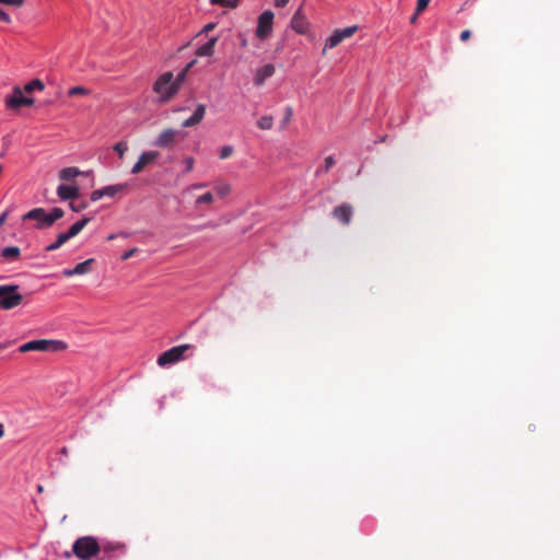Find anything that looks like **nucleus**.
<instances>
[{
    "mask_svg": "<svg viewBox=\"0 0 560 560\" xmlns=\"http://www.w3.org/2000/svg\"><path fill=\"white\" fill-rule=\"evenodd\" d=\"M153 91L159 95V102L165 103L172 100L176 94V85L173 82L171 71L161 74L153 84Z\"/></svg>",
    "mask_w": 560,
    "mask_h": 560,
    "instance_id": "1",
    "label": "nucleus"
},
{
    "mask_svg": "<svg viewBox=\"0 0 560 560\" xmlns=\"http://www.w3.org/2000/svg\"><path fill=\"white\" fill-rule=\"evenodd\" d=\"M101 550L102 548L96 539L91 536L78 538L72 546L73 553L82 560L96 556Z\"/></svg>",
    "mask_w": 560,
    "mask_h": 560,
    "instance_id": "2",
    "label": "nucleus"
},
{
    "mask_svg": "<svg viewBox=\"0 0 560 560\" xmlns=\"http://www.w3.org/2000/svg\"><path fill=\"white\" fill-rule=\"evenodd\" d=\"M23 302V295L19 292L18 284L0 285V308L10 311Z\"/></svg>",
    "mask_w": 560,
    "mask_h": 560,
    "instance_id": "3",
    "label": "nucleus"
},
{
    "mask_svg": "<svg viewBox=\"0 0 560 560\" xmlns=\"http://www.w3.org/2000/svg\"><path fill=\"white\" fill-rule=\"evenodd\" d=\"M194 348L195 347L189 343L173 347L159 355L158 364L162 368H165L167 365H171V364L177 363L182 360H185L186 358H188L192 354V353L187 354V352L192 351Z\"/></svg>",
    "mask_w": 560,
    "mask_h": 560,
    "instance_id": "4",
    "label": "nucleus"
},
{
    "mask_svg": "<svg viewBox=\"0 0 560 560\" xmlns=\"http://www.w3.org/2000/svg\"><path fill=\"white\" fill-rule=\"evenodd\" d=\"M67 348V345L60 340L37 339L28 341L19 348L24 353L28 351L58 352Z\"/></svg>",
    "mask_w": 560,
    "mask_h": 560,
    "instance_id": "5",
    "label": "nucleus"
},
{
    "mask_svg": "<svg viewBox=\"0 0 560 560\" xmlns=\"http://www.w3.org/2000/svg\"><path fill=\"white\" fill-rule=\"evenodd\" d=\"M273 16L275 15L272 11L270 10H267L259 15L256 28V36L259 39L265 40L271 35L273 26Z\"/></svg>",
    "mask_w": 560,
    "mask_h": 560,
    "instance_id": "6",
    "label": "nucleus"
},
{
    "mask_svg": "<svg viewBox=\"0 0 560 560\" xmlns=\"http://www.w3.org/2000/svg\"><path fill=\"white\" fill-rule=\"evenodd\" d=\"M23 92V89L14 86L12 95L5 98L7 107L11 109H19L22 106H32L34 104V98L24 96Z\"/></svg>",
    "mask_w": 560,
    "mask_h": 560,
    "instance_id": "7",
    "label": "nucleus"
},
{
    "mask_svg": "<svg viewBox=\"0 0 560 560\" xmlns=\"http://www.w3.org/2000/svg\"><path fill=\"white\" fill-rule=\"evenodd\" d=\"M23 220L36 221L37 229H48L52 225V222L48 215V212L44 208H34L23 215Z\"/></svg>",
    "mask_w": 560,
    "mask_h": 560,
    "instance_id": "8",
    "label": "nucleus"
},
{
    "mask_svg": "<svg viewBox=\"0 0 560 560\" xmlns=\"http://www.w3.org/2000/svg\"><path fill=\"white\" fill-rule=\"evenodd\" d=\"M291 27L301 35L307 34L310 30V23L306 16L303 13L302 8H300L293 15L291 20Z\"/></svg>",
    "mask_w": 560,
    "mask_h": 560,
    "instance_id": "9",
    "label": "nucleus"
},
{
    "mask_svg": "<svg viewBox=\"0 0 560 560\" xmlns=\"http://www.w3.org/2000/svg\"><path fill=\"white\" fill-rule=\"evenodd\" d=\"M353 208L349 203H342L332 210V217L343 225H348L351 222Z\"/></svg>",
    "mask_w": 560,
    "mask_h": 560,
    "instance_id": "10",
    "label": "nucleus"
},
{
    "mask_svg": "<svg viewBox=\"0 0 560 560\" xmlns=\"http://www.w3.org/2000/svg\"><path fill=\"white\" fill-rule=\"evenodd\" d=\"M160 153L156 151H148L143 152L136 164L132 166L131 173L139 174L143 171V168L154 162L159 158Z\"/></svg>",
    "mask_w": 560,
    "mask_h": 560,
    "instance_id": "11",
    "label": "nucleus"
},
{
    "mask_svg": "<svg viewBox=\"0 0 560 560\" xmlns=\"http://www.w3.org/2000/svg\"><path fill=\"white\" fill-rule=\"evenodd\" d=\"M178 131L175 129L163 130L155 140V145L160 148H167L175 142Z\"/></svg>",
    "mask_w": 560,
    "mask_h": 560,
    "instance_id": "12",
    "label": "nucleus"
},
{
    "mask_svg": "<svg viewBox=\"0 0 560 560\" xmlns=\"http://www.w3.org/2000/svg\"><path fill=\"white\" fill-rule=\"evenodd\" d=\"M93 262H94L93 258L86 259L82 262H79L73 269H65L62 273L67 278L77 276V275L89 273L92 269Z\"/></svg>",
    "mask_w": 560,
    "mask_h": 560,
    "instance_id": "13",
    "label": "nucleus"
},
{
    "mask_svg": "<svg viewBox=\"0 0 560 560\" xmlns=\"http://www.w3.org/2000/svg\"><path fill=\"white\" fill-rule=\"evenodd\" d=\"M206 106L203 104H199L195 109L194 114L183 121L182 126L185 128L194 127L198 125L205 117Z\"/></svg>",
    "mask_w": 560,
    "mask_h": 560,
    "instance_id": "14",
    "label": "nucleus"
},
{
    "mask_svg": "<svg viewBox=\"0 0 560 560\" xmlns=\"http://www.w3.org/2000/svg\"><path fill=\"white\" fill-rule=\"evenodd\" d=\"M57 195L61 200H73L79 196V187L69 185H59Z\"/></svg>",
    "mask_w": 560,
    "mask_h": 560,
    "instance_id": "15",
    "label": "nucleus"
},
{
    "mask_svg": "<svg viewBox=\"0 0 560 560\" xmlns=\"http://www.w3.org/2000/svg\"><path fill=\"white\" fill-rule=\"evenodd\" d=\"M275 73V67L271 63L265 65L260 69L257 70L256 75L254 78V83L256 85H262L265 81L272 77Z\"/></svg>",
    "mask_w": 560,
    "mask_h": 560,
    "instance_id": "16",
    "label": "nucleus"
},
{
    "mask_svg": "<svg viewBox=\"0 0 560 560\" xmlns=\"http://www.w3.org/2000/svg\"><path fill=\"white\" fill-rule=\"evenodd\" d=\"M218 42V37H211L205 45L200 46L196 50V55L199 57H210L214 52V46Z\"/></svg>",
    "mask_w": 560,
    "mask_h": 560,
    "instance_id": "17",
    "label": "nucleus"
},
{
    "mask_svg": "<svg viewBox=\"0 0 560 560\" xmlns=\"http://www.w3.org/2000/svg\"><path fill=\"white\" fill-rule=\"evenodd\" d=\"M90 222V218L84 217L74 224H72L67 232V236L71 240L72 237L77 236Z\"/></svg>",
    "mask_w": 560,
    "mask_h": 560,
    "instance_id": "18",
    "label": "nucleus"
},
{
    "mask_svg": "<svg viewBox=\"0 0 560 560\" xmlns=\"http://www.w3.org/2000/svg\"><path fill=\"white\" fill-rule=\"evenodd\" d=\"M81 174L78 167H66L59 172V178L61 180H71Z\"/></svg>",
    "mask_w": 560,
    "mask_h": 560,
    "instance_id": "19",
    "label": "nucleus"
},
{
    "mask_svg": "<svg viewBox=\"0 0 560 560\" xmlns=\"http://www.w3.org/2000/svg\"><path fill=\"white\" fill-rule=\"evenodd\" d=\"M127 188V184H116L103 188L104 197H114Z\"/></svg>",
    "mask_w": 560,
    "mask_h": 560,
    "instance_id": "20",
    "label": "nucleus"
},
{
    "mask_svg": "<svg viewBox=\"0 0 560 560\" xmlns=\"http://www.w3.org/2000/svg\"><path fill=\"white\" fill-rule=\"evenodd\" d=\"M20 256V248L18 246L4 247L1 252V257L8 260H15Z\"/></svg>",
    "mask_w": 560,
    "mask_h": 560,
    "instance_id": "21",
    "label": "nucleus"
},
{
    "mask_svg": "<svg viewBox=\"0 0 560 560\" xmlns=\"http://www.w3.org/2000/svg\"><path fill=\"white\" fill-rule=\"evenodd\" d=\"M341 43V39L339 37V34L337 30L326 39L325 46L323 49V54L326 52L327 49H332L337 47Z\"/></svg>",
    "mask_w": 560,
    "mask_h": 560,
    "instance_id": "22",
    "label": "nucleus"
},
{
    "mask_svg": "<svg viewBox=\"0 0 560 560\" xmlns=\"http://www.w3.org/2000/svg\"><path fill=\"white\" fill-rule=\"evenodd\" d=\"M45 89L44 83L39 79H34L26 83L23 88L24 92L32 93L34 91H43Z\"/></svg>",
    "mask_w": 560,
    "mask_h": 560,
    "instance_id": "23",
    "label": "nucleus"
},
{
    "mask_svg": "<svg viewBox=\"0 0 560 560\" xmlns=\"http://www.w3.org/2000/svg\"><path fill=\"white\" fill-rule=\"evenodd\" d=\"M70 238L67 236V234L63 232V233H60L58 236H57V240L51 243L50 245H48L46 247V250L47 252H52V250H56L58 248H60L66 242H68Z\"/></svg>",
    "mask_w": 560,
    "mask_h": 560,
    "instance_id": "24",
    "label": "nucleus"
},
{
    "mask_svg": "<svg viewBox=\"0 0 560 560\" xmlns=\"http://www.w3.org/2000/svg\"><path fill=\"white\" fill-rule=\"evenodd\" d=\"M357 31H358V26L357 25L348 26V27H345L342 30H337L341 42L343 39L352 37L357 33Z\"/></svg>",
    "mask_w": 560,
    "mask_h": 560,
    "instance_id": "25",
    "label": "nucleus"
},
{
    "mask_svg": "<svg viewBox=\"0 0 560 560\" xmlns=\"http://www.w3.org/2000/svg\"><path fill=\"white\" fill-rule=\"evenodd\" d=\"M257 126L259 129L261 130H269L272 128L273 126V117L272 116H269V115H266V116H262L258 121H257Z\"/></svg>",
    "mask_w": 560,
    "mask_h": 560,
    "instance_id": "26",
    "label": "nucleus"
},
{
    "mask_svg": "<svg viewBox=\"0 0 560 560\" xmlns=\"http://www.w3.org/2000/svg\"><path fill=\"white\" fill-rule=\"evenodd\" d=\"M214 190L220 197H225L231 192V186L226 183H218L214 186Z\"/></svg>",
    "mask_w": 560,
    "mask_h": 560,
    "instance_id": "27",
    "label": "nucleus"
},
{
    "mask_svg": "<svg viewBox=\"0 0 560 560\" xmlns=\"http://www.w3.org/2000/svg\"><path fill=\"white\" fill-rule=\"evenodd\" d=\"M90 94V90L84 86H73L68 90L69 96H86Z\"/></svg>",
    "mask_w": 560,
    "mask_h": 560,
    "instance_id": "28",
    "label": "nucleus"
},
{
    "mask_svg": "<svg viewBox=\"0 0 560 560\" xmlns=\"http://www.w3.org/2000/svg\"><path fill=\"white\" fill-rule=\"evenodd\" d=\"M211 4L221 5L224 8H236L240 0H210Z\"/></svg>",
    "mask_w": 560,
    "mask_h": 560,
    "instance_id": "29",
    "label": "nucleus"
},
{
    "mask_svg": "<svg viewBox=\"0 0 560 560\" xmlns=\"http://www.w3.org/2000/svg\"><path fill=\"white\" fill-rule=\"evenodd\" d=\"M188 71L187 69H183L176 78L173 77V82L176 85V91L178 92L182 83L185 81V78L187 75Z\"/></svg>",
    "mask_w": 560,
    "mask_h": 560,
    "instance_id": "30",
    "label": "nucleus"
},
{
    "mask_svg": "<svg viewBox=\"0 0 560 560\" xmlns=\"http://www.w3.org/2000/svg\"><path fill=\"white\" fill-rule=\"evenodd\" d=\"M114 150L115 152L118 154V156L120 159L124 158L126 151L128 150V145L126 142L124 141H120V142H117L115 145H114Z\"/></svg>",
    "mask_w": 560,
    "mask_h": 560,
    "instance_id": "31",
    "label": "nucleus"
},
{
    "mask_svg": "<svg viewBox=\"0 0 560 560\" xmlns=\"http://www.w3.org/2000/svg\"><path fill=\"white\" fill-rule=\"evenodd\" d=\"M63 214H65V212H63V210H62L61 208H54V209L48 213V215H49V218H50V220H51L52 224H54L57 220L61 219V218L63 217Z\"/></svg>",
    "mask_w": 560,
    "mask_h": 560,
    "instance_id": "32",
    "label": "nucleus"
},
{
    "mask_svg": "<svg viewBox=\"0 0 560 560\" xmlns=\"http://www.w3.org/2000/svg\"><path fill=\"white\" fill-rule=\"evenodd\" d=\"M212 201H213V196L211 192L208 191L197 198L196 205L197 206L201 205V203L210 205V203H212Z\"/></svg>",
    "mask_w": 560,
    "mask_h": 560,
    "instance_id": "33",
    "label": "nucleus"
},
{
    "mask_svg": "<svg viewBox=\"0 0 560 560\" xmlns=\"http://www.w3.org/2000/svg\"><path fill=\"white\" fill-rule=\"evenodd\" d=\"M335 165V159L330 155L325 159V164L323 168L317 170L316 174L320 172H328Z\"/></svg>",
    "mask_w": 560,
    "mask_h": 560,
    "instance_id": "34",
    "label": "nucleus"
},
{
    "mask_svg": "<svg viewBox=\"0 0 560 560\" xmlns=\"http://www.w3.org/2000/svg\"><path fill=\"white\" fill-rule=\"evenodd\" d=\"M293 116V109L291 106H287L284 109V115L282 119V127L284 128L290 121Z\"/></svg>",
    "mask_w": 560,
    "mask_h": 560,
    "instance_id": "35",
    "label": "nucleus"
},
{
    "mask_svg": "<svg viewBox=\"0 0 560 560\" xmlns=\"http://www.w3.org/2000/svg\"><path fill=\"white\" fill-rule=\"evenodd\" d=\"M69 206H70V209L72 211L80 212V211H82V210L88 208V202H85V201H81V202L71 201Z\"/></svg>",
    "mask_w": 560,
    "mask_h": 560,
    "instance_id": "36",
    "label": "nucleus"
},
{
    "mask_svg": "<svg viewBox=\"0 0 560 560\" xmlns=\"http://www.w3.org/2000/svg\"><path fill=\"white\" fill-rule=\"evenodd\" d=\"M233 151H234L233 147H231V145H224V147H222V148L220 149V154H219V156H220V159H222V160L228 159V158H230V156L232 155Z\"/></svg>",
    "mask_w": 560,
    "mask_h": 560,
    "instance_id": "37",
    "label": "nucleus"
},
{
    "mask_svg": "<svg viewBox=\"0 0 560 560\" xmlns=\"http://www.w3.org/2000/svg\"><path fill=\"white\" fill-rule=\"evenodd\" d=\"M429 2L430 0H417V14H421L428 8Z\"/></svg>",
    "mask_w": 560,
    "mask_h": 560,
    "instance_id": "38",
    "label": "nucleus"
},
{
    "mask_svg": "<svg viewBox=\"0 0 560 560\" xmlns=\"http://www.w3.org/2000/svg\"><path fill=\"white\" fill-rule=\"evenodd\" d=\"M103 197H104L103 188L102 189H96V190L92 191L91 196H90L91 201H93V202L98 201Z\"/></svg>",
    "mask_w": 560,
    "mask_h": 560,
    "instance_id": "39",
    "label": "nucleus"
},
{
    "mask_svg": "<svg viewBox=\"0 0 560 560\" xmlns=\"http://www.w3.org/2000/svg\"><path fill=\"white\" fill-rule=\"evenodd\" d=\"M0 2L12 7H21L24 0H0Z\"/></svg>",
    "mask_w": 560,
    "mask_h": 560,
    "instance_id": "40",
    "label": "nucleus"
},
{
    "mask_svg": "<svg viewBox=\"0 0 560 560\" xmlns=\"http://www.w3.org/2000/svg\"><path fill=\"white\" fill-rule=\"evenodd\" d=\"M184 163L186 166V172H191L195 163L194 159L191 156H188L184 160Z\"/></svg>",
    "mask_w": 560,
    "mask_h": 560,
    "instance_id": "41",
    "label": "nucleus"
},
{
    "mask_svg": "<svg viewBox=\"0 0 560 560\" xmlns=\"http://www.w3.org/2000/svg\"><path fill=\"white\" fill-rule=\"evenodd\" d=\"M0 22H3V23L11 22L10 15L7 12H4L2 9H0Z\"/></svg>",
    "mask_w": 560,
    "mask_h": 560,
    "instance_id": "42",
    "label": "nucleus"
},
{
    "mask_svg": "<svg viewBox=\"0 0 560 560\" xmlns=\"http://www.w3.org/2000/svg\"><path fill=\"white\" fill-rule=\"evenodd\" d=\"M137 248H131L130 250H127L126 253H124V255L121 256V259L122 260H127L129 258H131L136 253H137Z\"/></svg>",
    "mask_w": 560,
    "mask_h": 560,
    "instance_id": "43",
    "label": "nucleus"
},
{
    "mask_svg": "<svg viewBox=\"0 0 560 560\" xmlns=\"http://www.w3.org/2000/svg\"><path fill=\"white\" fill-rule=\"evenodd\" d=\"M471 36V32L469 30H464L460 35H459V38L462 42H466L470 38Z\"/></svg>",
    "mask_w": 560,
    "mask_h": 560,
    "instance_id": "44",
    "label": "nucleus"
},
{
    "mask_svg": "<svg viewBox=\"0 0 560 560\" xmlns=\"http://www.w3.org/2000/svg\"><path fill=\"white\" fill-rule=\"evenodd\" d=\"M215 27V24L214 23H208L203 26L201 33H209L211 32L212 30H214Z\"/></svg>",
    "mask_w": 560,
    "mask_h": 560,
    "instance_id": "45",
    "label": "nucleus"
},
{
    "mask_svg": "<svg viewBox=\"0 0 560 560\" xmlns=\"http://www.w3.org/2000/svg\"><path fill=\"white\" fill-rule=\"evenodd\" d=\"M117 548H119V546L108 545V546L103 547V551H104V553H109Z\"/></svg>",
    "mask_w": 560,
    "mask_h": 560,
    "instance_id": "46",
    "label": "nucleus"
},
{
    "mask_svg": "<svg viewBox=\"0 0 560 560\" xmlns=\"http://www.w3.org/2000/svg\"><path fill=\"white\" fill-rule=\"evenodd\" d=\"M290 0H275V5L278 8H283L289 3Z\"/></svg>",
    "mask_w": 560,
    "mask_h": 560,
    "instance_id": "47",
    "label": "nucleus"
},
{
    "mask_svg": "<svg viewBox=\"0 0 560 560\" xmlns=\"http://www.w3.org/2000/svg\"><path fill=\"white\" fill-rule=\"evenodd\" d=\"M7 217H8L7 211L0 214V226L5 222Z\"/></svg>",
    "mask_w": 560,
    "mask_h": 560,
    "instance_id": "48",
    "label": "nucleus"
},
{
    "mask_svg": "<svg viewBox=\"0 0 560 560\" xmlns=\"http://www.w3.org/2000/svg\"><path fill=\"white\" fill-rule=\"evenodd\" d=\"M420 14H417V11H415L413 15L410 18V23L415 24L417 22V19Z\"/></svg>",
    "mask_w": 560,
    "mask_h": 560,
    "instance_id": "49",
    "label": "nucleus"
},
{
    "mask_svg": "<svg viewBox=\"0 0 560 560\" xmlns=\"http://www.w3.org/2000/svg\"><path fill=\"white\" fill-rule=\"evenodd\" d=\"M196 63V60H191L189 63H187V66L184 68V69H187V71H189Z\"/></svg>",
    "mask_w": 560,
    "mask_h": 560,
    "instance_id": "50",
    "label": "nucleus"
},
{
    "mask_svg": "<svg viewBox=\"0 0 560 560\" xmlns=\"http://www.w3.org/2000/svg\"><path fill=\"white\" fill-rule=\"evenodd\" d=\"M241 37H242V38H241V45H242L243 47L247 46V39H246L245 37H243V36H241Z\"/></svg>",
    "mask_w": 560,
    "mask_h": 560,
    "instance_id": "51",
    "label": "nucleus"
},
{
    "mask_svg": "<svg viewBox=\"0 0 560 560\" xmlns=\"http://www.w3.org/2000/svg\"><path fill=\"white\" fill-rule=\"evenodd\" d=\"M4 435V427L3 424L0 422V439Z\"/></svg>",
    "mask_w": 560,
    "mask_h": 560,
    "instance_id": "52",
    "label": "nucleus"
},
{
    "mask_svg": "<svg viewBox=\"0 0 560 560\" xmlns=\"http://www.w3.org/2000/svg\"><path fill=\"white\" fill-rule=\"evenodd\" d=\"M205 186H206V184L201 183V184H196L192 187L196 189H200V188H203Z\"/></svg>",
    "mask_w": 560,
    "mask_h": 560,
    "instance_id": "53",
    "label": "nucleus"
},
{
    "mask_svg": "<svg viewBox=\"0 0 560 560\" xmlns=\"http://www.w3.org/2000/svg\"><path fill=\"white\" fill-rule=\"evenodd\" d=\"M37 491H38V492H43V491H44V487H43L42 485H38V486H37Z\"/></svg>",
    "mask_w": 560,
    "mask_h": 560,
    "instance_id": "54",
    "label": "nucleus"
},
{
    "mask_svg": "<svg viewBox=\"0 0 560 560\" xmlns=\"http://www.w3.org/2000/svg\"><path fill=\"white\" fill-rule=\"evenodd\" d=\"M114 238H115V234H110V235L107 237V240H108V241H112V240H114Z\"/></svg>",
    "mask_w": 560,
    "mask_h": 560,
    "instance_id": "55",
    "label": "nucleus"
},
{
    "mask_svg": "<svg viewBox=\"0 0 560 560\" xmlns=\"http://www.w3.org/2000/svg\"><path fill=\"white\" fill-rule=\"evenodd\" d=\"M5 346L3 343H0V350L4 349Z\"/></svg>",
    "mask_w": 560,
    "mask_h": 560,
    "instance_id": "56",
    "label": "nucleus"
}]
</instances>
